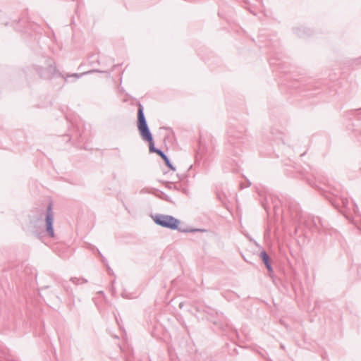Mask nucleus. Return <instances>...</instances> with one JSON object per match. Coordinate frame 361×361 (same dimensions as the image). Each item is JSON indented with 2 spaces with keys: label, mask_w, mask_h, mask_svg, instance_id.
Returning <instances> with one entry per match:
<instances>
[{
  "label": "nucleus",
  "mask_w": 361,
  "mask_h": 361,
  "mask_svg": "<svg viewBox=\"0 0 361 361\" xmlns=\"http://www.w3.org/2000/svg\"><path fill=\"white\" fill-rule=\"evenodd\" d=\"M137 128L142 140L149 142V149L150 152H155L158 154V152H162L161 149H157L154 147L152 135L147 126L144 114L143 107L140 104H139L137 111Z\"/></svg>",
  "instance_id": "f257e3e1"
},
{
  "label": "nucleus",
  "mask_w": 361,
  "mask_h": 361,
  "mask_svg": "<svg viewBox=\"0 0 361 361\" xmlns=\"http://www.w3.org/2000/svg\"><path fill=\"white\" fill-rule=\"evenodd\" d=\"M156 224L164 227L176 230L180 224V221L172 216L157 214L152 216Z\"/></svg>",
  "instance_id": "f03ea898"
},
{
  "label": "nucleus",
  "mask_w": 361,
  "mask_h": 361,
  "mask_svg": "<svg viewBox=\"0 0 361 361\" xmlns=\"http://www.w3.org/2000/svg\"><path fill=\"white\" fill-rule=\"evenodd\" d=\"M54 224V213L52 211V205L49 204L47 209L46 215V231L49 237L54 236V231L53 228Z\"/></svg>",
  "instance_id": "7ed1b4c3"
},
{
  "label": "nucleus",
  "mask_w": 361,
  "mask_h": 361,
  "mask_svg": "<svg viewBox=\"0 0 361 361\" xmlns=\"http://www.w3.org/2000/svg\"><path fill=\"white\" fill-rule=\"evenodd\" d=\"M259 256H260L262 262L266 265L269 272V273L272 272L273 271V269H272V267H271V265L270 264L269 257L268 254L265 251H262V252H260Z\"/></svg>",
  "instance_id": "20e7f679"
},
{
  "label": "nucleus",
  "mask_w": 361,
  "mask_h": 361,
  "mask_svg": "<svg viewBox=\"0 0 361 361\" xmlns=\"http://www.w3.org/2000/svg\"><path fill=\"white\" fill-rule=\"evenodd\" d=\"M158 154L163 159V160L164 161L166 165L169 168H170L173 171H176V168L171 164L169 159L168 158V157L163 152H158Z\"/></svg>",
  "instance_id": "39448f33"
},
{
  "label": "nucleus",
  "mask_w": 361,
  "mask_h": 361,
  "mask_svg": "<svg viewBox=\"0 0 361 361\" xmlns=\"http://www.w3.org/2000/svg\"><path fill=\"white\" fill-rule=\"evenodd\" d=\"M97 71L96 70H92V71H87V72H84V73H82L80 74H78V73H73L72 75H70L69 76L70 77H75L76 78H80V77H82V75H87V74H90V73H94V72H97Z\"/></svg>",
  "instance_id": "423d86ee"
},
{
  "label": "nucleus",
  "mask_w": 361,
  "mask_h": 361,
  "mask_svg": "<svg viewBox=\"0 0 361 361\" xmlns=\"http://www.w3.org/2000/svg\"><path fill=\"white\" fill-rule=\"evenodd\" d=\"M49 71L50 72V74H49V75L44 74L42 75V77H43L44 78H49L56 71V68L54 66H50Z\"/></svg>",
  "instance_id": "0eeeda50"
},
{
  "label": "nucleus",
  "mask_w": 361,
  "mask_h": 361,
  "mask_svg": "<svg viewBox=\"0 0 361 361\" xmlns=\"http://www.w3.org/2000/svg\"><path fill=\"white\" fill-rule=\"evenodd\" d=\"M71 281L73 283H78V281H79V279H71Z\"/></svg>",
  "instance_id": "6e6552de"
},
{
  "label": "nucleus",
  "mask_w": 361,
  "mask_h": 361,
  "mask_svg": "<svg viewBox=\"0 0 361 361\" xmlns=\"http://www.w3.org/2000/svg\"><path fill=\"white\" fill-rule=\"evenodd\" d=\"M82 283H86V282H87V280H85V279H82Z\"/></svg>",
  "instance_id": "1a4fd4ad"
},
{
  "label": "nucleus",
  "mask_w": 361,
  "mask_h": 361,
  "mask_svg": "<svg viewBox=\"0 0 361 361\" xmlns=\"http://www.w3.org/2000/svg\"><path fill=\"white\" fill-rule=\"evenodd\" d=\"M317 220L318 221L319 223H320V221H321L320 219L317 218Z\"/></svg>",
  "instance_id": "9d476101"
}]
</instances>
